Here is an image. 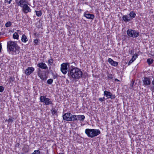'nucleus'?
I'll return each instance as SVG.
<instances>
[{
  "label": "nucleus",
  "mask_w": 154,
  "mask_h": 154,
  "mask_svg": "<svg viewBox=\"0 0 154 154\" xmlns=\"http://www.w3.org/2000/svg\"><path fill=\"white\" fill-rule=\"evenodd\" d=\"M107 77L109 80H111L113 79L112 75V74H108L107 75Z\"/></svg>",
  "instance_id": "31"
},
{
  "label": "nucleus",
  "mask_w": 154,
  "mask_h": 154,
  "mask_svg": "<svg viewBox=\"0 0 154 154\" xmlns=\"http://www.w3.org/2000/svg\"><path fill=\"white\" fill-rule=\"evenodd\" d=\"M2 48V47L1 44L0 43V53L1 52Z\"/></svg>",
  "instance_id": "40"
},
{
  "label": "nucleus",
  "mask_w": 154,
  "mask_h": 154,
  "mask_svg": "<svg viewBox=\"0 0 154 154\" xmlns=\"http://www.w3.org/2000/svg\"><path fill=\"white\" fill-rule=\"evenodd\" d=\"M71 114L70 113L64 114L63 116V119L67 121H70Z\"/></svg>",
  "instance_id": "10"
},
{
  "label": "nucleus",
  "mask_w": 154,
  "mask_h": 154,
  "mask_svg": "<svg viewBox=\"0 0 154 154\" xmlns=\"http://www.w3.org/2000/svg\"><path fill=\"white\" fill-rule=\"evenodd\" d=\"M127 35L130 37L134 38H136L138 37L139 35V32L136 30L132 29L128 30L127 31Z\"/></svg>",
  "instance_id": "5"
},
{
  "label": "nucleus",
  "mask_w": 154,
  "mask_h": 154,
  "mask_svg": "<svg viewBox=\"0 0 154 154\" xmlns=\"http://www.w3.org/2000/svg\"><path fill=\"white\" fill-rule=\"evenodd\" d=\"M17 32H21L20 30H17Z\"/></svg>",
  "instance_id": "42"
},
{
  "label": "nucleus",
  "mask_w": 154,
  "mask_h": 154,
  "mask_svg": "<svg viewBox=\"0 0 154 154\" xmlns=\"http://www.w3.org/2000/svg\"><path fill=\"white\" fill-rule=\"evenodd\" d=\"M40 100L41 102L45 103V105H51L53 104L52 101L45 96H41Z\"/></svg>",
  "instance_id": "4"
},
{
  "label": "nucleus",
  "mask_w": 154,
  "mask_h": 154,
  "mask_svg": "<svg viewBox=\"0 0 154 154\" xmlns=\"http://www.w3.org/2000/svg\"><path fill=\"white\" fill-rule=\"evenodd\" d=\"M85 132L87 136L91 138L97 136L100 134L99 130L94 129H86Z\"/></svg>",
  "instance_id": "2"
},
{
  "label": "nucleus",
  "mask_w": 154,
  "mask_h": 154,
  "mask_svg": "<svg viewBox=\"0 0 154 154\" xmlns=\"http://www.w3.org/2000/svg\"><path fill=\"white\" fill-rule=\"evenodd\" d=\"M69 64L68 63H63L61 65L60 70L64 74H66L68 72V66H69Z\"/></svg>",
  "instance_id": "6"
},
{
  "label": "nucleus",
  "mask_w": 154,
  "mask_h": 154,
  "mask_svg": "<svg viewBox=\"0 0 154 154\" xmlns=\"http://www.w3.org/2000/svg\"><path fill=\"white\" fill-rule=\"evenodd\" d=\"M4 89V88L2 86H0V92H2L3 91Z\"/></svg>",
  "instance_id": "36"
},
{
  "label": "nucleus",
  "mask_w": 154,
  "mask_h": 154,
  "mask_svg": "<svg viewBox=\"0 0 154 154\" xmlns=\"http://www.w3.org/2000/svg\"><path fill=\"white\" fill-rule=\"evenodd\" d=\"M13 118L12 117H10L9 119L8 120H6L5 121H8V122H11L12 123L13 122Z\"/></svg>",
  "instance_id": "29"
},
{
  "label": "nucleus",
  "mask_w": 154,
  "mask_h": 154,
  "mask_svg": "<svg viewBox=\"0 0 154 154\" xmlns=\"http://www.w3.org/2000/svg\"><path fill=\"white\" fill-rule=\"evenodd\" d=\"M79 10H80V11H82V10L81 9H80Z\"/></svg>",
  "instance_id": "45"
},
{
  "label": "nucleus",
  "mask_w": 154,
  "mask_h": 154,
  "mask_svg": "<svg viewBox=\"0 0 154 154\" xmlns=\"http://www.w3.org/2000/svg\"><path fill=\"white\" fill-rule=\"evenodd\" d=\"M39 39L37 38L35 40H34V42L35 43V45H37L38 44V42H39Z\"/></svg>",
  "instance_id": "30"
},
{
  "label": "nucleus",
  "mask_w": 154,
  "mask_h": 154,
  "mask_svg": "<svg viewBox=\"0 0 154 154\" xmlns=\"http://www.w3.org/2000/svg\"><path fill=\"white\" fill-rule=\"evenodd\" d=\"M151 90L152 91V92H154V87H153L151 88Z\"/></svg>",
  "instance_id": "39"
},
{
  "label": "nucleus",
  "mask_w": 154,
  "mask_h": 154,
  "mask_svg": "<svg viewBox=\"0 0 154 154\" xmlns=\"http://www.w3.org/2000/svg\"><path fill=\"white\" fill-rule=\"evenodd\" d=\"M14 78H13L12 77H11L9 79V82H13L14 81Z\"/></svg>",
  "instance_id": "34"
},
{
  "label": "nucleus",
  "mask_w": 154,
  "mask_h": 154,
  "mask_svg": "<svg viewBox=\"0 0 154 154\" xmlns=\"http://www.w3.org/2000/svg\"><path fill=\"white\" fill-rule=\"evenodd\" d=\"M104 95L108 98H110L111 99H114L116 97L115 95L112 94L110 92L107 91H104Z\"/></svg>",
  "instance_id": "9"
},
{
  "label": "nucleus",
  "mask_w": 154,
  "mask_h": 154,
  "mask_svg": "<svg viewBox=\"0 0 154 154\" xmlns=\"http://www.w3.org/2000/svg\"><path fill=\"white\" fill-rule=\"evenodd\" d=\"M105 99L104 97H103L102 98H100L99 99V100L101 102H103L105 100Z\"/></svg>",
  "instance_id": "37"
},
{
  "label": "nucleus",
  "mask_w": 154,
  "mask_h": 154,
  "mask_svg": "<svg viewBox=\"0 0 154 154\" xmlns=\"http://www.w3.org/2000/svg\"><path fill=\"white\" fill-rule=\"evenodd\" d=\"M24 0H20L19 2H18L17 3V4L18 6H20L22 7L24 5Z\"/></svg>",
  "instance_id": "19"
},
{
  "label": "nucleus",
  "mask_w": 154,
  "mask_h": 154,
  "mask_svg": "<svg viewBox=\"0 0 154 154\" xmlns=\"http://www.w3.org/2000/svg\"><path fill=\"white\" fill-rule=\"evenodd\" d=\"M77 120V116L71 114L70 121H74Z\"/></svg>",
  "instance_id": "22"
},
{
  "label": "nucleus",
  "mask_w": 154,
  "mask_h": 154,
  "mask_svg": "<svg viewBox=\"0 0 154 154\" xmlns=\"http://www.w3.org/2000/svg\"><path fill=\"white\" fill-rule=\"evenodd\" d=\"M12 0H5V3H8L9 4H10Z\"/></svg>",
  "instance_id": "35"
},
{
  "label": "nucleus",
  "mask_w": 154,
  "mask_h": 154,
  "mask_svg": "<svg viewBox=\"0 0 154 154\" xmlns=\"http://www.w3.org/2000/svg\"><path fill=\"white\" fill-rule=\"evenodd\" d=\"M85 116L84 115H78L77 116V119L80 121H84L85 119Z\"/></svg>",
  "instance_id": "20"
},
{
  "label": "nucleus",
  "mask_w": 154,
  "mask_h": 154,
  "mask_svg": "<svg viewBox=\"0 0 154 154\" xmlns=\"http://www.w3.org/2000/svg\"><path fill=\"white\" fill-rule=\"evenodd\" d=\"M84 16L88 19L91 20H93L95 17L94 15L93 14H87L85 13H84Z\"/></svg>",
  "instance_id": "12"
},
{
  "label": "nucleus",
  "mask_w": 154,
  "mask_h": 154,
  "mask_svg": "<svg viewBox=\"0 0 154 154\" xmlns=\"http://www.w3.org/2000/svg\"><path fill=\"white\" fill-rule=\"evenodd\" d=\"M51 111L52 114L53 115L55 114L57 112V111L55 109H52Z\"/></svg>",
  "instance_id": "32"
},
{
  "label": "nucleus",
  "mask_w": 154,
  "mask_h": 154,
  "mask_svg": "<svg viewBox=\"0 0 154 154\" xmlns=\"http://www.w3.org/2000/svg\"><path fill=\"white\" fill-rule=\"evenodd\" d=\"M122 18L123 20L125 22H128L131 20L129 17L127 15H124L122 16Z\"/></svg>",
  "instance_id": "15"
},
{
  "label": "nucleus",
  "mask_w": 154,
  "mask_h": 154,
  "mask_svg": "<svg viewBox=\"0 0 154 154\" xmlns=\"http://www.w3.org/2000/svg\"><path fill=\"white\" fill-rule=\"evenodd\" d=\"M37 66L43 69H46L48 68L46 65L44 63H40L37 64Z\"/></svg>",
  "instance_id": "14"
},
{
  "label": "nucleus",
  "mask_w": 154,
  "mask_h": 154,
  "mask_svg": "<svg viewBox=\"0 0 154 154\" xmlns=\"http://www.w3.org/2000/svg\"><path fill=\"white\" fill-rule=\"evenodd\" d=\"M108 62L111 65L114 66H116L118 65L117 62L113 61L112 59L110 58L108 59Z\"/></svg>",
  "instance_id": "13"
},
{
  "label": "nucleus",
  "mask_w": 154,
  "mask_h": 154,
  "mask_svg": "<svg viewBox=\"0 0 154 154\" xmlns=\"http://www.w3.org/2000/svg\"><path fill=\"white\" fill-rule=\"evenodd\" d=\"M153 61V59L152 58H149L147 60V62L148 63L149 65L151 64Z\"/></svg>",
  "instance_id": "25"
},
{
  "label": "nucleus",
  "mask_w": 154,
  "mask_h": 154,
  "mask_svg": "<svg viewBox=\"0 0 154 154\" xmlns=\"http://www.w3.org/2000/svg\"><path fill=\"white\" fill-rule=\"evenodd\" d=\"M21 40L22 42H26L28 41L27 37L24 35H22Z\"/></svg>",
  "instance_id": "21"
},
{
  "label": "nucleus",
  "mask_w": 154,
  "mask_h": 154,
  "mask_svg": "<svg viewBox=\"0 0 154 154\" xmlns=\"http://www.w3.org/2000/svg\"><path fill=\"white\" fill-rule=\"evenodd\" d=\"M7 47L10 51L16 52L18 48V46L15 42L10 41L8 43Z\"/></svg>",
  "instance_id": "3"
},
{
  "label": "nucleus",
  "mask_w": 154,
  "mask_h": 154,
  "mask_svg": "<svg viewBox=\"0 0 154 154\" xmlns=\"http://www.w3.org/2000/svg\"><path fill=\"white\" fill-rule=\"evenodd\" d=\"M59 154H64L63 153H60Z\"/></svg>",
  "instance_id": "43"
},
{
  "label": "nucleus",
  "mask_w": 154,
  "mask_h": 154,
  "mask_svg": "<svg viewBox=\"0 0 154 154\" xmlns=\"http://www.w3.org/2000/svg\"><path fill=\"white\" fill-rule=\"evenodd\" d=\"M34 70V69L33 67H29L25 70V72L27 75H28L32 73Z\"/></svg>",
  "instance_id": "11"
},
{
  "label": "nucleus",
  "mask_w": 154,
  "mask_h": 154,
  "mask_svg": "<svg viewBox=\"0 0 154 154\" xmlns=\"http://www.w3.org/2000/svg\"><path fill=\"white\" fill-rule=\"evenodd\" d=\"M38 73H41L42 72L41 71V69H40L39 68L38 69L37 74H38Z\"/></svg>",
  "instance_id": "38"
},
{
  "label": "nucleus",
  "mask_w": 154,
  "mask_h": 154,
  "mask_svg": "<svg viewBox=\"0 0 154 154\" xmlns=\"http://www.w3.org/2000/svg\"><path fill=\"white\" fill-rule=\"evenodd\" d=\"M68 75L72 78L78 80L82 77L83 73L80 69L72 66L68 70Z\"/></svg>",
  "instance_id": "1"
},
{
  "label": "nucleus",
  "mask_w": 154,
  "mask_h": 154,
  "mask_svg": "<svg viewBox=\"0 0 154 154\" xmlns=\"http://www.w3.org/2000/svg\"><path fill=\"white\" fill-rule=\"evenodd\" d=\"M53 80L52 79H50L48 80L47 82L48 84H51L53 82Z\"/></svg>",
  "instance_id": "27"
},
{
  "label": "nucleus",
  "mask_w": 154,
  "mask_h": 154,
  "mask_svg": "<svg viewBox=\"0 0 154 154\" xmlns=\"http://www.w3.org/2000/svg\"><path fill=\"white\" fill-rule=\"evenodd\" d=\"M57 77V76L55 75H54L53 76V78L54 79H55Z\"/></svg>",
  "instance_id": "41"
},
{
  "label": "nucleus",
  "mask_w": 154,
  "mask_h": 154,
  "mask_svg": "<svg viewBox=\"0 0 154 154\" xmlns=\"http://www.w3.org/2000/svg\"><path fill=\"white\" fill-rule=\"evenodd\" d=\"M35 11L36 13V15L37 16L39 17L41 16L42 13L41 11Z\"/></svg>",
  "instance_id": "24"
},
{
  "label": "nucleus",
  "mask_w": 154,
  "mask_h": 154,
  "mask_svg": "<svg viewBox=\"0 0 154 154\" xmlns=\"http://www.w3.org/2000/svg\"><path fill=\"white\" fill-rule=\"evenodd\" d=\"M134 81H132L131 82V83L130 84V88L131 89L133 88V85L134 84Z\"/></svg>",
  "instance_id": "28"
},
{
  "label": "nucleus",
  "mask_w": 154,
  "mask_h": 154,
  "mask_svg": "<svg viewBox=\"0 0 154 154\" xmlns=\"http://www.w3.org/2000/svg\"><path fill=\"white\" fill-rule=\"evenodd\" d=\"M129 15L130 16L129 17L131 20L135 17L136 14L134 11H131Z\"/></svg>",
  "instance_id": "18"
},
{
  "label": "nucleus",
  "mask_w": 154,
  "mask_h": 154,
  "mask_svg": "<svg viewBox=\"0 0 154 154\" xmlns=\"http://www.w3.org/2000/svg\"><path fill=\"white\" fill-rule=\"evenodd\" d=\"M13 37L14 39H18L19 38V35L16 32H14L13 35Z\"/></svg>",
  "instance_id": "23"
},
{
  "label": "nucleus",
  "mask_w": 154,
  "mask_h": 154,
  "mask_svg": "<svg viewBox=\"0 0 154 154\" xmlns=\"http://www.w3.org/2000/svg\"><path fill=\"white\" fill-rule=\"evenodd\" d=\"M143 84V85L145 87H148L150 85L151 81L150 79L147 77H145L142 79Z\"/></svg>",
  "instance_id": "7"
},
{
  "label": "nucleus",
  "mask_w": 154,
  "mask_h": 154,
  "mask_svg": "<svg viewBox=\"0 0 154 154\" xmlns=\"http://www.w3.org/2000/svg\"><path fill=\"white\" fill-rule=\"evenodd\" d=\"M48 63L51 65H52L53 62V60L52 59H50L48 60Z\"/></svg>",
  "instance_id": "33"
},
{
  "label": "nucleus",
  "mask_w": 154,
  "mask_h": 154,
  "mask_svg": "<svg viewBox=\"0 0 154 154\" xmlns=\"http://www.w3.org/2000/svg\"><path fill=\"white\" fill-rule=\"evenodd\" d=\"M22 7V11L25 14H27L31 11V9L27 4H24Z\"/></svg>",
  "instance_id": "8"
},
{
  "label": "nucleus",
  "mask_w": 154,
  "mask_h": 154,
  "mask_svg": "<svg viewBox=\"0 0 154 154\" xmlns=\"http://www.w3.org/2000/svg\"><path fill=\"white\" fill-rule=\"evenodd\" d=\"M115 80H117V81H119V80H118V79H115Z\"/></svg>",
  "instance_id": "44"
},
{
  "label": "nucleus",
  "mask_w": 154,
  "mask_h": 154,
  "mask_svg": "<svg viewBox=\"0 0 154 154\" xmlns=\"http://www.w3.org/2000/svg\"><path fill=\"white\" fill-rule=\"evenodd\" d=\"M38 75L42 80H45L47 79V77L46 76V75L43 74L42 73H38Z\"/></svg>",
  "instance_id": "17"
},
{
  "label": "nucleus",
  "mask_w": 154,
  "mask_h": 154,
  "mask_svg": "<svg viewBox=\"0 0 154 154\" xmlns=\"http://www.w3.org/2000/svg\"><path fill=\"white\" fill-rule=\"evenodd\" d=\"M138 55L137 54H135L134 56L132 57L131 59L129 61L128 64L130 65L131 63L133 62L137 57Z\"/></svg>",
  "instance_id": "16"
},
{
  "label": "nucleus",
  "mask_w": 154,
  "mask_h": 154,
  "mask_svg": "<svg viewBox=\"0 0 154 154\" xmlns=\"http://www.w3.org/2000/svg\"><path fill=\"white\" fill-rule=\"evenodd\" d=\"M11 25V23L10 21H8L6 23L5 26L6 27H10Z\"/></svg>",
  "instance_id": "26"
}]
</instances>
